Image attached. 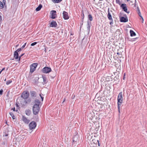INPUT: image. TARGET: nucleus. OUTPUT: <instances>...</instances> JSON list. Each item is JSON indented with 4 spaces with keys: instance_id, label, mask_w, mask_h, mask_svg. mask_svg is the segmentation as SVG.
I'll return each mask as SVG.
<instances>
[{
    "instance_id": "nucleus-1",
    "label": "nucleus",
    "mask_w": 147,
    "mask_h": 147,
    "mask_svg": "<svg viewBox=\"0 0 147 147\" xmlns=\"http://www.w3.org/2000/svg\"><path fill=\"white\" fill-rule=\"evenodd\" d=\"M40 107L37 105L34 104L33 107V111L34 114L36 115L38 114L39 111Z\"/></svg>"
},
{
    "instance_id": "nucleus-2",
    "label": "nucleus",
    "mask_w": 147,
    "mask_h": 147,
    "mask_svg": "<svg viewBox=\"0 0 147 147\" xmlns=\"http://www.w3.org/2000/svg\"><path fill=\"white\" fill-rule=\"evenodd\" d=\"M123 100L122 92H120L119 94L117 97V104L121 105Z\"/></svg>"
},
{
    "instance_id": "nucleus-3",
    "label": "nucleus",
    "mask_w": 147,
    "mask_h": 147,
    "mask_svg": "<svg viewBox=\"0 0 147 147\" xmlns=\"http://www.w3.org/2000/svg\"><path fill=\"white\" fill-rule=\"evenodd\" d=\"M29 95V93L28 92L25 91L22 92L21 96L22 98L25 100L28 98Z\"/></svg>"
},
{
    "instance_id": "nucleus-4",
    "label": "nucleus",
    "mask_w": 147,
    "mask_h": 147,
    "mask_svg": "<svg viewBox=\"0 0 147 147\" xmlns=\"http://www.w3.org/2000/svg\"><path fill=\"white\" fill-rule=\"evenodd\" d=\"M37 65V63H33L30 66V72L31 73H32L35 70Z\"/></svg>"
},
{
    "instance_id": "nucleus-5",
    "label": "nucleus",
    "mask_w": 147,
    "mask_h": 147,
    "mask_svg": "<svg viewBox=\"0 0 147 147\" xmlns=\"http://www.w3.org/2000/svg\"><path fill=\"white\" fill-rule=\"evenodd\" d=\"M107 17L108 19L111 21L109 23L110 24V25L113 24V19L111 15L109 10L108 11V15Z\"/></svg>"
},
{
    "instance_id": "nucleus-6",
    "label": "nucleus",
    "mask_w": 147,
    "mask_h": 147,
    "mask_svg": "<svg viewBox=\"0 0 147 147\" xmlns=\"http://www.w3.org/2000/svg\"><path fill=\"white\" fill-rule=\"evenodd\" d=\"M36 125V123L34 121L31 122L29 125V128L30 129H34Z\"/></svg>"
},
{
    "instance_id": "nucleus-7",
    "label": "nucleus",
    "mask_w": 147,
    "mask_h": 147,
    "mask_svg": "<svg viewBox=\"0 0 147 147\" xmlns=\"http://www.w3.org/2000/svg\"><path fill=\"white\" fill-rule=\"evenodd\" d=\"M51 69L50 67H45L43 68L42 71L44 73H48L51 72Z\"/></svg>"
},
{
    "instance_id": "nucleus-8",
    "label": "nucleus",
    "mask_w": 147,
    "mask_h": 147,
    "mask_svg": "<svg viewBox=\"0 0 147 147\" xmlns=\"http://www.w3.org/2000/svg\"><path fill=\"white\" fill-rule=\"evenodd\" d=\"M73 143V144H77V142H78L79 140V136L78 134H76L74 136L72 139Z\"/></svg>"
},
{
    "instance_id": "nucleus-9",
    "label": "nucleus",
    "mask_w": 147,
    "mask_h": 147,
    "mask_svg": "<svg viewBox=\"0 0 147 147\" xmlns=\"http://www.w3.org/2000/svg\"><path fill=\"white\" fill-rule=\"evenodd\" d=\"M63 18L65 20H67L69 19V17L67 12L65 11H63Z\"/></svg>"
},
{
    "instance_id": "nucleus-10",
    "label": "nucleus",
    "mask_w": 147,
    "mask_h": 147,
    "mask_svg": "<svg viewBox=\"0 0 147 147\" xmlns=\"http://www.w3.org/2000/svg\"><path fill=\"white\" fill-rule=\"evenodd\" d=\"M121 7L123 9V10L124 11L126 12L127 13H129V11H127V7H126V5L124 4H122L121 5Z\"/></svg>"
},
{
    "instance_id": "nucleus-11",
    "label": "nucleus",
    "mask_w": 147,
    "mask_h": 147,
    "mask_svg": "<svg viewBox=\"0 0 147 147\" xmlns=\"http://www.w3.org/2000/svg\"><path fill=\"white\" fill-rule=\"evenodd\" d=\"M51 12H52L51 18L53 19H55L57 16L56 11L55 10H52Z\"/></svg>"
},
{
    "instance_id": "nucleus-12",
    "label": "nucleus",
    "mask_w": 147,
    "mask_h": 147,
    "mask_svg": "<svg viewBox=\"0 0 147 147\" xmlns=\"http://www.w3.org/2000/svg\"><path fill=\"white\" fill-rule=\"evenodd\" d=\"M50 27H56L57 26V24L56 21L53 20L51 23L50 25Z\"/></svg>"
},
{
    "instance_id": "nucleus-13",
    "label": "nucleus",
    "mask_w": 147,
    "mask_h": 147,
    "mask_svg": "<svg viewBox=\"0 0 147 147\" xmlns=\"http://www.w3.org/2000/svg\"><path fill=\"white\" fill-rule=\"evenodd\" d=\"M125 18L122 17L120 18V21L121 22H125L128 21V19L127 17L126 16V15H125Z\"/></svg>"
},
{
    "instance_id": "nucleus-14",
    "label": "nucleus",
    "mask_w": 147,
    "mask_h": 147,
    "mask_svg": "<svg viewBox=\"0 0 147 147\" xmlns=\"http://www.w3.org/2000/svg\"><path fill=\"white\" fill-rule=\"evenodd\" d=\"M22 119L23 121L25 123L28 124L30 121L26 117L24 116H22Z\"/></svg>"
},
{
    "instance_id": "nucleus-15",
    "label": "nucleus",
    "mask_w": 147,
    "mask_h": 147,
    "mask_svg": "<svg viewBox=\"0 0 147 147\" xmlns=\"http://www.w3.org/2000/svg\"><path fill=\"white\" fill-rule=\"evenodd\" d=\"M138 16H139L140 17V18H139L140 20H141L142 22V23H143V21H144V19H143L142 17L141 16V13L139 9H138Z\"/></svg>"
},
{
    "instance_id": "nucleus-16",
    "label": "nucleus",
    "mask_w": 147,
    "mask_h": 147,
    "mask_svg": "<svg viewBox=\"0 0 147 147\" xmlns=\"http://www.w3.org/2000/svg\"><path fill=\"white\" fill-rule=\"evenodd\" d=\"M14 57L16 59H19L18 54L17 51H15L14 53Z\"/></svg>"
},
{
    "instance_id": "nucleus-17",
    "label": "nucleus",
    "mask_w": 147,
    "mask_h": 147,
    "mask_svg": "<svg viewBox=\"0 0 147 147\" xmlns=\"http://www.w3.org/2000/svg\"><path fill=\"white\" fill-rule=\"evenodd\" d=\"M25 113L26 115L29 116L31 114V111L30 110L27 109L25 110Z\"/></svg>"
},
{
    "instance_id": "nucleus-18",
    "label": "nucleus",
    "mask_w": 147,
    "mask_h": 147,
    "mask_svg": "<svg viewBox=\"0 0 147 147\" xmlns=\"http://www.w3.org/2000/svg\"><path fill=\"white\" fill-rule=\"evenodd\" d=\"M27 104H28V103L26 100H25L24 102L21 103V104L22 105L23 107H24L25 106H26Z\"/></svg>"
},
{
    "instance_id": "nucleus-19",
    "label": "nucleus",
    "mask_w": 147,
    "mask_h": 147,
    "mask_svg": "<svg viewBox=\"0 0 147 147\" xmlns=\"http://www.w3.org/2000/svg\"><path fill=\"white\" fill-rule=\"evenodd\" d=\"M30 93L31 96L34 97L36 96V93L35 91H32L30 92Z\"/></svg>"
},
{
    "instance_id": "nucleus-20",
    "label": "nucleus",
    "mask_w": 147,
    "mask_h": 147,
    "mask_svg": "<svg viewBox=\"0 0 147 147\" xmlns=\"http://www.w3.org/2000/svg\"><path fill=\"white\" fill-rule=\"evenodd\" d=\"M42 7V5L41 4H40L39 6L36 8V10L37 11H40Z\"/></svg>"
},
{
    "instance_id": "nucleus-21",
    "label": "nucleus",
    "mask_w": 147,
    "mask_h": 147,
    "mask_svg": "<svg viewBox=\"0 0 147 147\" xmlns=\"http://www.w3.org/2000/svg\"><path fill=\"white\" fill-rule=\"evenodd\" d=\"M130 36H134L136 35V33L134 32L132 30H130Z\"/></svg>"
},
{
    "instance_id": "nucleus-22",
    "label": "nucleus",
    "mask_w": 147,
    "mask_h": 147,
    "mask_svg": "<svg viewBox=\"0 0 147 147\" xmlns=\"http://www.w3.org/2000/svg\"><path fill=\"white\" fill-rule=\"evenodd\" d=\"M42 78L43 79V82L45 84H46L48 82L47 78L45 77V76H42Z\"/></svg>"
},
{
    "instance_id": "nucleus-23",
    "label": "nucleus",
    "mask_w": 147,
    "mask_h": 147,
    "mask_svg": "<svg viewBox=\"0 0 147 147\" xmlns=\"http://www.w3.org/2000/svg\"><path fill=\"white\" fill-rule=\"evenodd\" d=\"M62 0H52V1L55 3H58L60 2Z\"/></svg>"
},
{
    "instance_id": "nucleus-24",
    "label": "nucleus",
    "mask_w": 147,
    "mask_h": 147,
    "mask_svg": "<svg viewBox=\"0 0 147 147\" xmlns=\"http://www.w3.org/2000/svg\"><path fill=\"white\" fill-rule=\"evenodd\" d=\"M35 104H36V105H39V104L40 103V101L39 100H38V99H36V100L35 101Z\"/></svg>"
},
{
    "instance_id": "nucleus-25",
    "label": "nucleus",
    "mask_w": 147,
    "mask_h": 147,
    "mask_svg": "<svg viewBox=\"0 0 147 147\" xmlns=\"http://www.w3.org/2000/svg\"><path fill=\"white\" fill-rule=\"evenodd\" d=\"M88 18L90 21H92L93 20L91 14H89L88 15Z\"/></svg>"
},
{
    "instance_id": "nucleus-26",
    "label": "nucleus",
    "mask_w": 147,
    "mask_h": 147,
    "mask_svg": "<svg viewBox=\"0 0 147 147\" xmlns=\"http://www.w3.org/2000/svg\"><path fill=\"white\" fill-rule=\"evenodd\" d=\"M9 114L13 119H15V117L13 113L12 112H10Z\"/></svg>"
},
{
    "instance_id": "nucleus-27",
    "label": "nucleus",
    "mask_w": 147,
    "mask_h": 147,
    "mask_svg": "<svg viewBox=\"0 0 147 147\" xmlns=\"http://www.w3.org/2000/svg\"><path fill=\"white\" fill-rule=\"evenodd\" d=\"M4 7V6L3 4L0 1V9H2Z\"/></svg>"
},
{
    "instance_id": "nucleus-28",
    "label": "nucleus",
    "mask_w": 147,
    "mask_h": 147,
    "mask_svg": "<svg viewBox=\"0 0 147 147\" xmlns=\"http://www.w3.org/2000/svg\"><path fill=\"white\" fill-rule=\"evenodd\" d=\"M28 104L30 103L31 101V99L30 98H29L27 100H26Z\"/></svg>"
},
{
    "instance_id": "nucleus-29",
    "label": "nucleus",
    "mask_w": 147,
    "mask_h": 147,
    "mask_svg": "<svg viewBox=\"0 0 147 147\" xmlns=\"http://www.w3.org/2000/svg\"><path fill=\"white\" fill-rule=\"evenodd\" d=\"M12 82V81L11 80H10L8 81L6 83V84L7 85H8Z\"/></svg>"
},
{
    "instance_id": "nucleus-30",
    "label": "nucleus",
    "mask_w": 147,
    "mask_h": 147,
    "mask_svg": "<svg viewBox=\"0 0 147 147\" xmlns=\"http://www.w3.org/2000/svg\"><path fill=\"white\" fill-rule=\"evenodd\" d=\"M81 13H82V14L81 15V16L82 18V21L83 22V19H84V13H83V10H82V11Z\"/></svg>"
},
{
    "instance_id": "nucleus-31",
    "label": "nucleus",
    "mask_w": 147,
    "mask_h": 147,
    "mask_svg": "<svg viewBox=\"0 0 147 147\" xmlns=\"http://www.w3.org/2000/svg\"><path fill=\"white\" fill-rule=\"evenodd\" d=\"M118 105V112L119 113H120V108L121 106V105H119V104H117Z\"/></svg>"
},
{
    "instance_id": "nucleus-32",
    "label": "nucleus",
    "mask_w": 147,
    "mask_h": 147,
    "mask_svg": "<svg viewBox=\"0 0 147 147\" xmlns=\"http://www.w3.org/2000/svg\"><path fill=\"white\" fill-rule=\"evenodd\" d=\"M116 2L117 3L120 5L121 3L120 0H116Z\"/></svg>"
},
{
    "instance_id": "nucleus-33",
    "label": "nucleus",
    "mask_w": 147,
    "mask_h": 147,
    "mask_svg": "<svg viewBox=\"0 0 147 147\" xmlns=\"http://www.w3.org/2000/svg\"><path fill=\"white\" fill-rule=\"evenodd\" d=\"M24 53H23L19 57V59H18V61H19L20 60L21 58L24 55Z\"/></svg>"
},
{
    "instance_id": "nucleus-34",
    "label": "nucleus",
    "mask_w": 147,
    "mask_h": 147,
    "mask_svg": "<svg viewBox=\"0 0 147 147\" xmlns=\"http://www.w3.org/2000/svg\"><path fill=\"white\" fill-rule=\"evenodd\" d=\"M22 49L21 48H20L18 49L15 51H17V52L18 53V52H19V51H20Z\"/></svg>"
},
{
    "instance_id": "nucleus-35",
    "label": "nucleus",
    "mask_w": 147,
    "mask_h": 147,
    "mask_svg": "<svg viewBox=\"0 0 147 147\" xmlns=\"http://www.w3.org/2000/svg\"><path fill=\"white\" fill-rule=\"evenodd\" d=\"M36 44H37V42H34L33 43H32L31 44V46H34L35 45H36Z\"/></svg>"
},
{
    "instance_id": "nucleus-36",
    "label": "nucleus",
    "mask_w": 147,
    "mask_h": 147,
    "mask_svg": "<svg viewBox=\"0 0 147 147\" xmlns=\"http://www.w3.org/2000/svg\"><path fill=\"white\" fill-rule=\"evenodd\" d=\"M26 43H25L24 44V45L21 48L22 49H23L25 47V46L26 45Z\"/></svg>"
},
{
    "instance_id": "nucleus-37",
    "label": "nucleus",
    "mask_w": 147,
    "mask_h": 147,
    "mask_svg": "<svg viewBox=\"0 0 147 147\" xmlns=\"http://www.w3.org/2000/svg\"><path fill=\"white\" fill-rule=\"evenodd\" d=\"M3 92V90L2 89H1L0 90V95H2Z\"/></svg>"
},
{
    "instance_id": "nucleus-38",
    "label": "nucleus",
    "mask_w": 147,
    "mask_h": 147,
    "mask_svg": "<svg viewBox=\"0 0 147 147\" xmlns=\"http://www.w3.org/2000/svg\"><path fill=\"white\" fill-rule=\"evenodd\" d=\"M16 107H18V109H19V108H20V107H19L17 103H16Z\"/></svg>"
},
{
    "instance_id": "nucleus-39",
    "label": "nucleus",
    "mask_w": 147,
    "mask_h": 147,
    "mask_svg": "<svg viewBox=\"0 0 147 147\" xmlns=\"http://www.w3.org/2000/svg\"><path fill=\"white\" fill-rule=\"evenodd\" d=\"M39 95L42 99V101H43V100L44 97L41 96V94H40Z\"/></svg>"
},
{
    "instance_id": "nucleus-40",
    "label": "nucleus",
    "mask_w": 147,
    "mask_h": 147,
    "mask_svg": "<svg viewBox=\"0 0 147 147\" xmlns=\"http://www.w3.org/2000/svg\"><path fill=\"white\" fill-rule=\"evenodd\" d=\"M90 24H91L90 22H89L88 21V26L90 25Z\"/></svg>"
},
{
    "instance_id": "nucleus-41",
    "label": "nucleus",
    "mask_w": 147,
    "mask_h": 147,
    "mask_svg": "<svg viewBox=\"0 0 147 147\" xmlns=\"http://www.w3.org/2000/svg\"><path fill=\"white\" fill-rule=\"evenodd\" d=\"M8 136V134H4L3 135V136Z\"/></svg>"
},
{
    "instance_id": "nucleus-42",
    "label": "nucleus",
    "mask_w": 147,
    "mask_h": 147,
    "mask_svg": "<svg viewBox=\"0 0 147 147\" xmlns=\"http://www.w3.org/2000/svg\"><path fill=\"white\" fill-rule=\"evenodd\" d=\"M90 25H88V26H87V28L88 29H89L90 28Z\"/></svg>"
},
{
    "instance_id": "nucleus-43",
    "label": "nucleus",
    "mask_w": 147,
    "mask_h": 147,
    "mask_svg": "<svg viewBox=\"0 0 147 147\" xmlns=\"http://www.w3.org/2000/svg\"><path fill=\"white\" fill-rule=\"evenodd\" d=\"M11 110H13L14 111H15V108L14 107L13 108H12Z\"/></svg>"
},
{
    "instance_id": "nucleus-44",
    "label": "nucleus",
    "mask_w": 147,
    "mask_h": 147,
    "mask_svg": "<svg viewBox=\"0 0 147 147\" xmlns=\"http://www.w3.org/2000/svg\"><path fill=\"white\" fill-rule=\"evenodd\" d=\"M3 3H4V4H5V3L6 2L5 0H3Z\"/></svg>"
},
{
    "instance_id": "nucleus-45",
    "label": "nucleus",
    "mask_w": 147,
    "mask_h": 147,
    "mask_svg": "<svg viewBox=\"0 0 147 147\" xmlns=\"http://www.w3.org/2000/svg\"><path fill=\"white\" fill-rule=\"evenodd\" d=\"M120 54V53L119 52H117V55H119Z\"/></svg>"
},
{
    "instance_id": "nucleus-46",
    "label": "nucleus",
    "mask_w": 147,
    "mask_h": 147,
    "mask_svg": "<svg viewBox=\"0 0 147 147\" xmlns=\"http://www.w3.org/2000/svg\"><path fill=\"white\" fill-rule=\"evenodd\" d=\"M125 73L124 74V76H123V79L124 80V78H125Z\"/></svg>"
},
{
    "instance_id": "nucleus-47",
    "label": "nucleus",
    "mask_w": 147,
    "mask_h": 147,
    "mask_svg": "<svg viewBox=\"0 0 147 147\" xmlns=\"http://www.w3.org/2000/svg\"><path fill=\"white\" fill-rule=\"evenodd\" d=\"M5 69V68H3L2 69V70H1V71H2L3 70H4Z\"/></svg>"
},
{
    "instance_id": "nucleus-48",
    "label": "nucleus",
    "mask_w": 147,
    "mask_h": 147,
    "mask_svg": "<svg viewBox=\"0 0 147 147\" xmlns=\"http://www.w3.org/2000/svg\"><path fill=\"white\" fill-rule=\"evenodd\" d=\"M65 98H64V100H63V102H64V101H65Z\"/></svg>"
},
{
    "instance_id": "nucleus-49",
    "label": "nucleus",
    "mask_w": 147,
    "mask_h": 147,
    "mask_svg": "<svg viewBox=\"0 0 147 147\" xmlns=\"http://www.w3.org/2000/svg\"><path fill=\"white\" fill-rule=\"evenodd\" d=\"M2 72V71H0V74H1V72Z\"/></svg>"
},
{
    "instance_id": "nucleus-50",
    "label": "nucleus",
    "mask_w": 147,
    "mask_h": 147,
    "mask_svg": "<svg viewBox=\"0 0 147 147\" xmlns=\"http://www.w3.org/2000/svg\"><path fill=\"white\" fill-rule=\"evenodd\" d=\"M18 46V45H16V47H17Z\"/></svg>"
},
{
    "instance_id": "nucleus-51",
    "label": "nucleus",
    "mask_w": 147,
    "mask_h": 147,
    "mask_svg": "<svg viewBox=\"0 0 147 147\" xmlns=\"http://www.w3.org/2000/svg\"><path fill=\"white\" fill-rule=\"evenodd\" d=\"M0 18H1V16H0Z\"/></svg>"
},
{
    "instance_id": "nucleus-52",
    "label": "nucleus",
    "mask_w": 147,
    "mask_h": 147,
    "mask_svg": "<svg viewBox=\"0 0 147 147\" xmlns=\"http://www.w3.org/2000/svg\"><path fill=\"white\" fill-rule=\"evenodd\" d=\"M6 79H5V80L4 81H6Z\"/></svg>"
},
{
    "instance_id": "nucleus-53",
    "label": "nucleus",
    "mask_w": 147,
    "mask_h": 147,
    "mask_svg": "<svg viewBox=\"0 0 147 147\" xmlns=\"http://www.w3.org/2000/svg\"><path fill=\"white\" fill-rule=\"evenodd\" d=\"M0 19H1V18H0Z\"/></svg>"
},
{
    "instance_id": "nucleus-54",
    "label": "nucleus",
    "mask_w": 147,
    "mask_h": 147,
    "mask_svg": "<svg viewBox=\"0 0 147 147\" xmlns=\"http://www.w3.org/2000/svg\"><path fill=\"white\" fill-rule=\"evenodd\" d=\"M0 19H1V18H0Z\"/></svg>"
}]
</instances>
